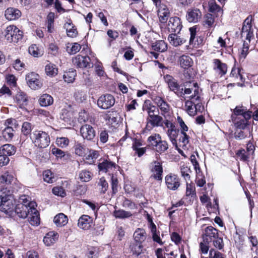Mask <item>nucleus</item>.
<instances>
[{"label":"nucleus","mask_w":258,"mask_h":258,"mask_svg":"<svg viewBox=\"0 0 258 258\" xmlns=\"http://www.w3.org/2000/svg\"><path fill=\"white\" fill-rule=\"evenodd\" d=\"M164 79L170 91L174 92L177 96L184 98L185 95L191 94L192 88L198 85L196 82H186L184 83L183 88L181 85H179L178 81L170 75H165Z\"/></svg>","instance_id":"f257e3e1"},{"label":"nucleus","mask_w":258,"mask_h":258,"mask_svg":"<svg viewBox=\"0 0 258 258\" xmlns=\"http://www.w3.org/2000/svg\"><path fill=\"white\" fill-rule=\"evenodd\" d=\"M15 203L13 196L9 190L3 189L0 191V210L10 213L14 211Z\"/></svg>","instance_id":"f03ea898"},{"label":"nucleus","mask_w":258,"mask_h":258,"mask_svg":"<svg viewBox=\"0 0 258 258\" xmlns=\"http://www.w3.org/2000/svg\"><path fill=\"white\" fill-rule=\"evenodd\" d=\"M30 138L34 145L39 148L47 147L50 142L48 133L42 131H34L31 135Z\"/></svg>","instance_id":"7ed1b4c3"},{"label":"nucleus","mask_w":258,"mask_h":258,"mask_svg":"<svg viewBox=\"0 0 258 258\" xmlns=\"http://www.w3.org/2000/svg\"><path fill=\"white\" fill-rule=\"evenodd\" d=\"M189 99L185 102V110L190 116L196 114L195 100H198L199 98V87L197 85L192 88V93L189 95Z\"/></svg>","instance_id":"20e7f679"},{"label":"nucleus","mask_w":258,"mask_h":258,"mask_svg":"<svg viewBox=\"0 0 258 258\" xmlns=\"http://www.w3.org/2000/svg\"><path fill=\"white\" fill-rule=\"evenodd\" d=\"M5 37L9 42L17 43L23 37V32L14 25L8 26L5 30Z\"/></svg>","instance_id":"39448f33"},{"label":"nucleus","mask_w":258,"mask_h":258,"mask_svg":"<svg viewBox=\"0 0 258 258\" xmlns=\"http://www.w3.org/2000/svg\"><path fill=\"white\" fill-rule=\"evenodd\" d=\"M252 17L248 16L243 22L241 29V37L245 39V41L250 42L251 38L253 37V31L252 28Z\"/></svg>","instance_id":"423d86ee"},{"label":"nucleus","mask_w":258,"mask_h":258,"mask_svg":"<svg viewBox=\"0 0 258 258\" xmlns=\"http://www.w3.org/2000/svg\"><path fill=\"white\" fill-rule=\"evenodd\" d=\"M163 126V118L159 114L147 117L146 118V125L144 129L145 132L152 131L155 127Z\"/></svg>","instance_id":"0eeeda50"},{"label":"nucleus","mask_w":258,"mask_h":258,"mask_svg":"<svg viewBox=\"0 0 258 258\" xmlns=\"http://www.w3.org/2000/svg\"><path fill=\"white\" fill-rule=\"evenodd\" d=\"M176 121L180 129V136L179 141L182 143L183 146H186L189 143V137L186 133L188 131V127L180 116H177Z\"/></svg>","instance_id":"6e6552de"},{"label":"nucleus","mask_w":258,"mask_h":258,"mask_svg":"<svg viewBox=\"0 0 258 258\" xmlns=\"http://www.w3.org/2000/svg\"><path fill=\"white\" fill-rule=\"evenodd\" d=\"M26 80L29 87L33 90H38L42 86L39 76L34 72L27 74L26 76Z\"/></svg>","instance_id":"1a4fd4ad"},{"label":"nucleus","mask_w":258,"mask_h":258,"mask_svg":"<svg viewBox=\"0 0 258 258\" xmlns=\"http://www.w3.org/2000/svg\"><path fill=\"white\" fill-rule=\"evenodd\" d=\"M115 103L114 97L110 94L101 96L97 100L98 106L102 109H107L112 107Z\"/></svg>","instance_id":"9d476101"},{"label":"nucleus","mask_w":258,"mask_h":258,"mask_svg":"<svg viewBox=\"0 0 258 258\" xmlns=\"http://www.w3.org/2000/svg\"><path fill=\"white\" fill-rule=\"evenodd\" d=\"M154 102L159 109L161 115L165 118L169 115L171 107L164 99L160 97H156Z\"/></svg>","instance_id":"9b49d317"},{"label":"nucleus","mask_w":258,"mask_h":258,"mask_svg":"<svg viewBox=\"0 0 258 258\" xmlns=\"http://www.w3.org/2000/svg\"><path fill=\"white\" fill-rule=\"evenodd\" d=\"M167 188L172 190H176L180 185V179L175 174L170 173L165 178Z\"/></svg>","instance_id":"f8f14e48"},{"label":"nucleus","mask_w":258,"mask_h":258,"mask_svg":"<svg viewBox=\"0 0 258 258\" xmlns=\"http://www.w3.org/2000/svg\"><path fill=\"white\" fill-rule=\"evenodd\" d=\"M182 28V25L179 18L171 17L167 24V28L169 32L179 33Z\"/></svg>","instance_id":"ddd939ff"},{"label":"nucleus","mask_w":258,"mask_h":258,"mask_svg":"<svg viewBox=\"0 0 258 258\" xmlns=\"http://www.w3.org/2000/svg\"><path fill=\"white\" fill-rule=\"evenodd\" d=\"M81 136L84 140L92 141L95 137L96 133L93 127L89 124L82 125L80 130Z\"/></svg>","instance_id":"4468645a"},{"label":"nucleus","mask_w":258,"mask_h":258,"mask_svg":"<svg viewBox=\"0 0 258 258\" xmlns=\"http://www.w3.org/2000/svg\"><path fill=\"white\" fill-rule=\"evenodd\" d=\"M29 210H30L29 214L30 215L29 222L32 225L37 226L40 223V218L39 212L36 209L37 204L35 202H31L29 204Z\"/></svg>","instance_id":"2eb2a0df"},{"label":"nucleus","mask_w":258,"mask_h":258,"mask_svg":"<svg viewBox=\"0 0 258 258\" xmlns=\"http://www.w3.org/2000/svg\"><path fill=\"white\" fill-rule=\"evenodd\" d=\"M151 171L152 173V177L154 179L160 180L162 178L163 167L161 163L158 161H155L151 164Z\"/></svg>","instance_id":"dca6fc26"},{"label":"nucleus","mask_w":258,"mask_h":258,"mask_svg":"<svg viewBox=\"0 0 258 258\" xmlns=\"http://www.w3.org/2000/svg\"><path fill=\"white\" fill-rule=\"evenodd\" d=\"M72 62L74 66L80 68H90L91 66L90 58L89 56L77 55L73 58Z\"/></svg>","instance_id":"f3484780"},{"label":"nucleus","mask_w":258,"mask_h":258,"mask_svg":"<svg viewBox=\"0 0 258 258\" xmlns=\"http://www.w3.org/2000/svg\"><path fill=\"white\" fill-rule=\"evenodd\" d=\"M218 236L217 229L212 226H208L205 229L203 234V241L211 242Z\"/></svg>","instance_id":"a211bd4d"},{"label":"nucleus","mask_w":258,"mask_h":258,"mask_svg":"<svg viewBox=\"0 0 258 258\" xmlns=\"http://www.w3.org/2000/svg\"><path fill=\"white\" fill-rule=\"evenodd\" d=\"M213 68L215 72L220 76L225 75L227 72V66L226 63L222 62L219 59L213 60Z\"/></svg>","instance_id":"6ab92c4d"},{"label":"nucleus","mask_w":258,"mask_h":258,"mask_svg":"<svg viewBox=\"0 0 258 258\" xmlns=\"http://www.w3.org/2000/svg\"><path fill=\"white\" fill-rule=\"evenodd\" d=\"M202 17V12L198 9H190L188 11L186 18L190 23H197Z\"/></svg>","instance_id":"aec40b11"},{"label":"nucleus","mask_w":258,"mask_h":258,"mask_svg":"<svg viewBox=\"0 0 258 258\" xmlns=\"http://www.w3.org/2000/svg\"><path fill=\"white\" fill-rule=\"evenodd\" d=\"M92 223L93 219L91 217L87 215H83L79 218L78 226L81 229L87 230L91 228Z\"/></svg>","instance_id":"412c9836"},{"label":"nucleus","mask_w":258,"mask_h":258,"mask_svg":"<svg viewBox=\"0 0 258 258\" xmlns=\"http://www.w3.org/2000/svg\"><path fill=\"white\" fill-rule=\"evenodd\" d=\"M29 207V204L28 206L26 204H18L15 207L14 211L19 217L26 218L30 213Z\"/></svg>","instance_id":"4be33fe9"},{"label":"nucleus","mask_w":258,"mask_h":258,"mask_svg":"<svg viewBox=\"0 0 258 258\" xmlns=\"http://www.w3.org/2000/svg\"><path fill=\"white\" fill-rule=\"evenodd\" d=\"M15 101L19 106L23 108L28 104V97L26 93L20 91L18 92L15 97Z\"/></svg>","instance_id":"5701e85b"},{"label":"nucleus","mask_w":258,"mask_h":258,"mask_svg":"<svg viewBox=\"0 0 258 258\" xmlns=\"http://www.w3.org/2000/svg\"><path fill=\"white\" fill-rule=\"evenodd\" d=\"M178 33H172L169 35L168 40L169 43L174 47H177L184 43L186 40L178 35Z\"/></svg>","instance_id":"b1692460"},{"label":"nucleus","mask_w":258,"mask_h":258,"mask_svg":"<svg viewBox=\"0 0 258 258\" xmlns=\"http://www.w3.org/2000/svg\"><path fill=\"white\" fill-rule=\"evenodd\" d=\"M58 237L59 235L57 233L50 231L46 234L43 241L46 246H51L56 242L58 239Z\"/></svg>","instance_id":"393cba45"},{"label":"nucleus","mask_w":258,"mask_h":258,"mask_svg":"<svg viewBox=\"0 0 258 258\" xmlns=\"http://www.w3.org/2000/svg\"><path fill=\"white\" fill-rule=\"evenodd\" d=\"M179 132L180 130L177 128L176 126L172 128L166 130V135L172 145L176 147H177V138Z\"/></svg>","instance_id":"a878e982"},{"label":"nucleus","mask_w":258,"mask_h":258,"mask_svg":"<svg viewBox=\"0 0 258 258\" xmlns=\"http://www.w3.org/2000/svg\"><path fill=\"white\" fill-rule=\"evenodd\" d=\"M21 15V13L18 9L14 8H8L5 11V17L10 21L18 19Z\"/></svg>","instance_id":"bb28decb"},{"label":"nucleus","mask_w":258,"mask_h":258,"mask_svg":"<svg viewBox=\"0 0 258 258\" xmlns=\"http://www.w3.org/2000/svg\"><path fill=\"white\" fill-rule=\"evenodd\" d=\"M243 70L241 68L234 66L230 73V77L235 79L236 81H244L243 76Z\"/></svg>","instance_id":"cd10ccee"},{"label":"nucleus","mask_w":258,"mask_h":258,"mask_svg":"<svg viewBox=\"0 0 258 258\" xmlns=\"http://www.w3.org/2000/svg\"><path fill=\"white\" fill-rule=\"evenodd\" d=\"M16 152V148L11 144H7L2 146L0 148V154L7 156L14 155Z\"/></svg>","instance_id":"c85d7f7f"},{"label":"nucleus","mask_w":258,"mask_h":258,"mask_svg":"<svg viewBox=\"0 0 258 258\" xmlns=\"http://www.w3.org/2000/svg\"><path fill=\"white\" fill-rule=\"evenodd\" d=\"M98 167L100 171L107 172H109L113 168H115V164L107 160H104L102 162L100 163Z\"/></svg>","instance_id":"c756f323"},{"label":"nucleus","mask_w":258,"mask_h":258,"mask_svg":"<svg viewBox=\"0 0 258 258\" xmlns=\"http://www.w3.org/2000/svg\"><path fill=\"white\" fill-rule=\"evenodd\" d=\"M147 235L144 229L138 228L134 234L135 241L142 244L146 239Z\"/></svg>","instance_id":"7c9ffc66"},{"label":"nucleus","mask_w":258,"mask_h":258,"mask_svg":"<svg viewBox=\"0 0 258 258\" xmlns=\"http://www.w3.org/2000/svg\"><path fill=\"white\" fill-rule=\"evenodd\" d=\"M151 232L152 233V238L154 241L157 242L158 243L160 244V245L163 244V242L159 236V232L157 231V228L155 224L153 222L152 220L150 221V224L149 226Z\"/></svg>","instance_id":"2f4dec72"},{"label":"nucleus","mask_w":258,"mask_h":258,"mask_svg":"<svg viewBox=\"0 0 258 258\" xmlns=\"http://www.w3.org/2000/svg\"><path fill=\"white\" fill-rule=\"evenodd\" d=\"M15 131L12 126H6L2 131V137L7 142H10L13 138Z\"/></svg>","instance_id":"473e14b6"},{"label":"nucleus","mask_w":258,"mask_h":258,"mask_svg":"<svg viewBox=\"0 0 258 258\" xmlns=\"http://www.w3.org/2000/svg\"><path fill=\"white\" fill-rule=\"evenodd\" d=\"M153 50L158 52H164L167 49V44L163 40H158L152 44Z\"/></svg>","instance_id":"72a5a7b5"},{"label":"nucleus","mask_w":258,"mask_h":258,"mask_svg":"<svg viewBox=\"0 0 258 258\" xmlns=\"http://www.w3.org/2000/svg\"><path fill=\"white\" fill-rule=\"evenodd\" d=\"M231 120L237 128L244 130L246 128L248 125V121L245 119L242 118L240 116H239V118H232Z\"/></svg>","instance_id":"f704fd0d"},{"label":"nucleus","mask_w":258,"mask_h":258,"mask_svg":"<svg viewBox=\"0 0 258 258\" xmlns=\"http://www.w3.org/2000/svg\"><path fill=\"white\" fill-rule=\"evenodd\" d=\"M39 101L41 106L47 107L53 103V99L50 95L44 94L40 97Z\"/></svg>","instance_id":"c9c22d12"},{"label":"nucleus","mask_w":258,"mask_h":258,"mask_svg":"<svg viewBox=\"0 0 258 258\" xmlns=\"http://www.w3.org/2000/svg\"><path fill=\"white\" fill-rule=\"evenodd\" d=\"M179 62L181 68L186 69L190 67L192 64V59L188 55H183L179 58Z\"/></svg>","instance_id":"e433bc0d"},{"label":"nucleus","mask_w":258,"mask_h":258,"mask_svg":"<svg viewBox=\"0 0 258 258\" xmlns=\"http://www.w3.org/2000/svg\"><path fill=\"white\" fill-rule=\"evenodd\" d=\"M53 221L57 226L61 227L68 223V217L64 214L59 213L54 217Z\"/></svg>","instance_id":"4c0bfd02"},{"label":"nucleus","mask_w":258,"mask_h":258,"mask_svg":"<svg viewBox=\"0 0 258 258\" xmlns=\"http://www.w3.org/2000/svg\"><path fill=\"white\" fill-rule=\"evenodd\" d=\"M246 138H252V134L249 128H246L244 131L240 130L235 133V138L237 140H242Z\"/></svg>","instance_id":"58836bf2"},{"label":"nucleus","mask_w":258,"mask_h":258,"mask_svg":"<svg viewBox=\"0 0 258 258\" xmlns=\"http://www.w3.org/2000/svg\"><path fill=\"white\" fill-rule=\"evenodd\" d=\"M215 17L210 13L206 14L204 17L203 25L207 28H212L214 26Z\"/></svg>","instance_id":"ea45409f"},{"label":"nucleus","mask_w":258,"mask_h":258,"mask_svg":"<svg viewBox=\"0 0 258 258\" xmlns=\"http://www.w3.org/2000/svg\"><path fill=\"white\" fill-rule=\"evenodd\" d=\"M130 248L133 254L138 256L142 251L143 246L142 244L138 242L134 241L130 245Z\"/></svg>","instance_id":"a19ab883"},{"label":"nucleus","mask_w":258,"mask_h":258,"mask_svg":"<svg viewBox=\"0 0 258 258\" xmlns=\"http://www.w3.org/2000/svg\"><path fill=\"white\" fill-rule=\"evenodd\" d=\"M75 153L79 156H83L86 154L87 148L82 144L76 142L74 147Z\"/></svg>","instance_id":"79ce46f5"},{"label":"nucleus","mask_w":258,"mask_h":258,"mask_svg":"<svg viewBox=\"0 0 258 258\" xmlns=\"http://www.w3.org/2000/svg\"><path fill=\"white\" fill-rule=\"evenodd\" d=\"M64 27L66 29L67 33L69 37L74 38L78 35L77 29L71 23L65 24Z\"/></svg>","instance_id":"37998d69"},{"label":"nucleus","mask_w":258,"mask_h":258,"mask_svg":"<svg viewBox=\"0 0 258 258\" xmlns=\"http://www.w3.org/2000/svg\"><path fill=\"white\" fill-rule=\"evenodd\" d=\"M45 72L47 76L54 77L58 73V70L55 65L53 63H49L45 66Z\"/></svg>","instance_id":"c03bdc74"},{"label":"nucleus","mask_w":258,"mask_h":258,"mask_svg":"<svg viewBox=\"0 0 258 258\" xmlns=\"http://www.w3.org/2000/svg\"><path fill=\"white\" fill-rule=\"evenodd\" d=\"M113 216L116 218L125 219L127 218L132 216V214L128 211H125L123 210H115L113 212Z\"/></svg>","instance_id":"a18cd8bd"},{"label":"nucleus","mask_w":258,"mask_h":258,"mask_svg":"<svg viewBox=\"0 0 258 258\" xmlns=\"http://www.w3.org/2000/svg\"><path fill=\"white\" fill-rule=\"evenodd\" d=\"M154 149L159 153H163L166 151L168 148L167 142L165 141H161L157 144V145L153 148Z\"/></svg>","instance_id":"49530a36"},{"label":"nucleus","mask_w":258,"mask_h":258,"mask_svg":"<svg viewBox=\"0 0 258 258\" xmlns=\"http://www.w3.org/2000/svg\"><path fill=\"white\" fill-rule=\"evenodd\" d=\"M161 137L158 134H154L150 136L148 139V142L149 145L152 146L153 148L161 141Z\"/></svg>","instance_id":"de8ad7c7"},{"label":"nucleus","mask_w":258,"mask_h":258,"mask_svg":"<svg viewBox=\"0 0 258 258\" xmlns=\"http://www.w3.org/2000/svg\"><path fill=\"white\" fill-rule=\"evenodd\" d=\"M191 172L190 169L187 166H182L180 167L181 175L186 182L190 180Z\"/></svg>","instance_id":"09e8293b"},{"label":"nucleus","mask_w":258,"mask_h":258,"mask_svg":"<svg viewBox=\"0 0 258 258\" xmlns=\"http://www.w3.org/2000/svg\"><path fill=\"white\" fill-rule=\"evenodd\" d=\"M14 179V177L12 174L6 172L0 176V182L7 184H11Z\"/></svg>","instance_id":"8fccbe9b"},{"label":"nucleus","mask_w":258,"mask_h":258,"mask_svg":"<svg viewBox=\"0 0 258 258\" xmlns=\"http://www.w3.org/2000/svg\"><path fill=\"white\" fill-rule=\"evenodd\" d=\"M81 46L78 43H71L67 47V51L70 54H74L80 51Z\"/></svg>","instance_id":"3c124183"},{"label":"nucleus","mask_w":258,"mask_h":258,"mask_svg":"<svg viewBox=\"0 0 258 258\" xmlns=\"http://www.w3.org/2000/svg\"><path fill=\"white\" fill-rule=\"evenodd\" d=\"M76 72L75 71H71L64 73L63 78L66 82L68 83H73L75 79Z\"/></svg>","instance_id":"603ef678"},{"label":"nucleus","mask_w":258,"mask_h":258,"mask_svg":"<svg viewBox=\"0 0 258 258\" xmlns=\"http://www.w3.org/2000/svg\"><path fill=\"white\" fill-rule=\"evenodd\" d=\"M249 43L246 41H244L243 47L239 52V58L240 59L244 60L247 56L249 50Z\"/></svg>","instance_id":"864d4df0"},{"label":"nucleus","mask_w":258,"mask_h":258,"mask_svg":"<svg viewBox=\"0 0 258 258\" xmlns=\"http://www.w3.org/2000/svg\"><path fill=\"white\" fill-rule=\"evenodd\" d=\"M245 107L243 106H237L231 115V119L234 118H239V116H242L245 111Z\"/></svg>","instance_id":"5fc2aeb1"},{"label":"nucleus","mask_w":258,"mask_h":258,"mask_svg":"<svg viewBox=\"0 0 258 258\" xmlns=\"http://www.w3.org/2000/svg\"><path fill=\"white\" fill-rule=\"evenodd\" d=\"M99 154L98 151L95 150H90L88 155L86 157L87 162L89 164H92L94 162V160H96L98 157Z\"/></svg>","instance_id":"6e6d98bb"},{"label":"nucleus","mask_w":258,"mask_h":258,"mask_svg":"<svg viewBox=\"0 0 258 258\" xmlns=\"http://www.w3.org/2000/svg\"><path fill=\"white\" fill-rule=\"evenodd\" d=\"M79 178L83 182H88L91 178V173L87 170H82L79 173Z\"/></svg>","instance_id":"4d7b16f0"},{"label":"nucleus","mask_w":258,"mask_h":258,"mask_svg":"<svg viewBox=\"0 0 258 258\" xmlns=\"http://www.w3.org/2000/svg\"><path fill=\"white\" fill-rule=\"evenodd\" d=\"M43 176L44 181L47 183H52L54 181V178L53 173L49 170L44 171L43 173Z\"/></svg>","instance_id":"13d9d810"},{"label":"nucleus","mask_w":258,"mask_h":258,"mask_svg":"<svg viewBox=\"0 0 258 258\" xmlns=\"http://www.w3.org/2000/svg\"><path fill=\"white\" fill-rule=\"evenodd\" d=\"M236 155L240 160L242 161H246L249 158V155L247 154V151L243 149L238 150Z\"/></svg>","instance_id":"bf43d9fd"},{"label":"nucleus","mask_w":258,"mask_h":258,"mask_svg":"<svg viewBox=\"0 0 258 258\" xmlns=\"http://www.w3.org/2000/svg\"><path fill=\"white\" fill-rule=\"evenodd\" d=\"M69 142V140L65 137L57 138L56 140V144L58 146L61 148L67 147Z\"/></svg>","instance_id":"052dcab7"},{"label":"nucleus","mask_w":258,"mask_h":258,"mask_svg":"<svg viewBox=\"0 0 258 258\" xmlns=\"http://www.w3.org/2000/svg\"><path fill=\"white\" fill-rule=\"evenodd\" d=\"M196 184L198 186L203 187L206 184L205 177L202 175L201 171H198L197 173V178L196 180Z\"/></svg>","instance_id":"680f3d73"},{"label":"nucleus","mask_w":258,"mask_h":258,"mask_svg":"<svg viewBox=\"0 0 258 258\" xmlns=\"http://www.w3.org/2000/svg\"><path fill=\"white\" fill-rule=\"evenodd\" d=\"M209 11L212 13L217 12L220 14H222L223 13L221 8L214 2L209 3Z\"/></svg>","instance_id":"e2e57ef3"},{"label":"nucleus","mask_w":258,"mask_h":258,"mask_svg":"<svg viewBox=\"0 0 258 258\" xmlns=\"http://www.w3.org/2000/svg\"><path fill=\"white\" fill-rule=\"evenodd\" d=\"M52 192L54 195L61 197L66 196V193L63 187L61 186H56L52 188Z\"/></svg>","instance_id":"0e129e2a"},{"label":"nucleus","mask_w":258,"mask_h":258,"mask_svg":"<svg viewBox=\"0 0 258 258\" xmlns=\"http://www.w3.org/2000/svg\"><path fill=\"white\" fill-rule=\"evenodd\" d=\"M51 153L55 156L57 159H61L65 156V153L63 151L56 147L52 148Z\"/></svg>","instance_id":"69168bd1"},{"label":"nucleus","mask_w":258,"mask_h":258,"mask_svg":"<svg viewBox=\"0 0 258 258\" xmlns=\"http://www.w3.org/2000/svg\"><path fill=\"white\" fill-rule=\"evenodd\" d=\"M31 124L28 122H24L22 126V133L24 135H29L31 132Z\"/></svg>","instance_id":"338daca9"},{"label":"nucleus","mask_w":258,"mask_h":258,"mask_svg":"<svg viewBox=\"0 0 258 258\" xmlns=\"http://www.w3.org/2000/svg\"><path fill=\"white\" fill-rule=\"evenodd\" d=\"M196 195L195 189L191 184L188 183L186 182V197H194Z\"/></svg>","instance_id":"774afa93"}]
</instances>
